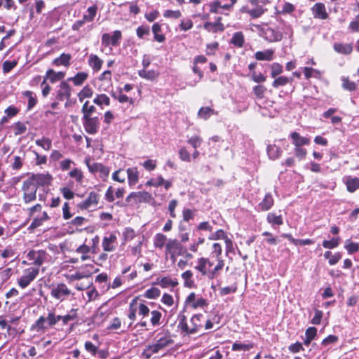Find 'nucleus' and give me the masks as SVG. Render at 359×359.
Returning a JSON list of instances; mask_svg holds the SVG:
<instances>
[{"label":"nucleus","instance_id":"nucleus-32","mask_svg":"<svg viewBox=\"0 0 359 359\" xmlns=\"http://www.w3.org/2000/svg\"><path fill=\"white\" fill-rule=\"evenodd\" d=\"M266 220L269 224L278 226L283 223L282 216L280 215H276L273 212H270L267 215Z\"/></svg>","mask_w":359,"mask_h":359},{"label":"nucleus","instance_id":"nucleus-31","mask_svg":"<svg viewBox=\"0 0 359 359\" xmlns=\"http://www.w3.org/2000/svg\"><path fill=\"white\" fill-rule=\"evenodd\" d=\"M292 78H288L286 76H279L273 81V82L272 83V86L275 88H278L280 86H283L289 83H292Z\"/></svg>","mask_w":359,"mask_h":359},{"label":"nucleus","instance_id":"nucleus-44","mask_svg":"<svg viewBox=\"0 0 359 359\" xmlns=\"http://www.w3.org/2000/svg\"><path fill=\"white\" fill-rule=\"evenodd\" d=\"M345 248L347 250L349 254H353L358 251L359 250V244L357 243L351 242L349 241H346V243L345 245Z\"/></svg>","mask_w":359,"mask_h":359},{"label":"nucleus","instance_id":"nucleus-53","mask_svg":"<svg viewBox=\"0 0 359 359\" xmlns=\"http://www.w3.org/2000/svg\"><path fill=\"white\" fill-rule=\"evenodd\" d=\"M14 129L15 135H20L26 132L27 127L23 123L18 122L15 124Z\"/></svg>","mask_w":359,"mask_h":359},{"label":"nucleus","instance_id":"nucleus-33","mask_svg":"<svg viewBox=\"0 0 359 359\" xmlns=\"http://www.w3.org/2000/svg\"><path fill=\"white\" fill-rule=\"evenodd\" d=\"M36 145L42 147L44 150L48 151L51 149L52 147V141L48 137H42L41 139H38L35 141Z\"/></svg>","mask_w":359,"mask_h":359},{"label":"nucleus","instance_id":"nucleus-59","mask_svg":"<svg viewBox=\"0 0 359 359\" xmlns=\"http://www.w3.org/2000/svg\"><path fill=\"white\" fill-rule=\"evenodd\" d=\"M217 262H218V263L216 265V266L215 267L214 270L210 273V278H211V279L215 278L217 272L220 271L224 265V262L223 259H218Z\"/></svg>","mask_w":359,"mask_h":359},{"label":"nucleus","instance_id":"nucleus-3","mask_svg":"<svg viewBox=\"0 0 359 359\" xmlns=\"http://www.w3.org/2000/svg\"><path fill=\"white\" fill-rule=\"evenodd\" d=\"M37 189L38 188L28 178L23 182L22 185V198L25 203H29L36 200Z\"/></svg>","mask_w":359,"mask_h":359},{"label":"nucleus","instance_id":"nucleus-9","mask_svg":"<svg viewBox=\"0 0 359 359\" xmlns=\"http://www.w3.org/2000/svg\"><path fill=\"white\" fill-rule=\"evenodd\" d=\"M72 88L67 81H62L59 86V89L57 91L56 99L62 101L65 98L69 100L71 97Z\"/></svg>","mask_w":359,"mask_h":359},{"label":"nucleus","instance_id":"nucleus-5","mask_svg":"<svg viewBox=\"0 0 359 359\" xmlns=\"http://www.w3.org/2000/svg\"><path fill=\"white\" fill-rule=\"evenodd\" d=\"M39 268H29L24 272V275L18 280V285L21 288L27 287L38 276Z\"/></svg>","mask_w":359,"mask_h":359},{"label":"nucleus","instance_id":"nucleus-10","mask_svg":"<svg viewBox=\"0 0 359 359\" xmlns=\"http://www.w3.org/2000/svg\"><path fill=\"white\" fill-rule=\"evenodd\" d=\"M263 35L266 40L270 42H274L281 41L283 33L271 27H266L263 29Z\"/></svg>","mask_w":359,"mask_h":359},{"label":"nucleus","instance_id":"nucleus-49","mask_svg":"<svg viewBox=\"0 0 359 359\" xmlns=\"http://www.w3.org/2000/svg\"><path fill=\"white\" fill-rule=\"evenodd\" d=\"M24 95L28 97V109L33 108L36 104V99L33 96V93L31 91L25 92Z\"/></svg>","mask_w":359,"mask_h":359},{"label":"nucleus","instance_id":"nucleus-43","mask_svg":"<svg viewBox=\"0 0 359 359\" xmlns=\"http://www.w3.org/2000/svg\"><path fill=\"white\" fill-rule=\"evenodd\" d=\"M266 91V88L262 85H257L253 88V93L258 99H262Z\"/></svg>","mask_w":359,"mask_h":359},{"label":"nucleus","instance_id":"nucleus-23","mask_svg":"<svg viewBox=\"0 0 359 359\" xmlns=\"http://www.w3.org/2000/svg\"><path fill=\"white\" fill-rule=\"evenodd\" d=\"M181 247L180 243L177 239H170L165 245L167 252L172 255L180 250Z\"/></svg>","mask_w":359,"mask_h":359},{"label":"nucleus","instance_id":"nucleus-20","mask_svg":"<svg viewBox=\"0 0 359 359\" xmlns=\"http://www.w3.org/2000/svg\"><path fill=\"white\" fill-rule=\"evenodd\" d=\"M151 197V195L148 192L145 191H139V192H132L130 193L126 198V201L129 203L132 201V199H137L139 201H146Z\"/></svg>","mask_w":359,"mask_h":359},{"label":"nucleus","instance_id":"nucleus-60","mask_svg":"<svg viewBox=\"0 0 359 359\" xmlns=\"http://www.w3.org/2000/svg\"><path fill=\"white\" fill-rule=\"evenodd\" d=\"M198 265L196 266V269L202 273V274H206L205 266L208 262V259L201 258L198 262Z\"/></svg>","mask_w":359,"mask_h":359},{"label":"nucleus","instance_id":"nucleus-17","mask_svg":"<svg viewBox=\"0 0 359 359\" xmlns=\"http://www.w3.org/2000/svg\"><path fill=\"white\" fill-rule=\"evenodd\" d=\"M116 241V236L111 233L109 236H105L102 241V247L104 251L111 252L114 250L113 244Z\"/></svg>","mask_w":359,"mask_h":359},{"label":"nucleus","instance_id":"nucleus-63","mask_svg":"<svg viewBox=\"0 0 359 359\" xmlns=\"http://www.w3.org/2000/svg\"><path fill=\"white\" fill-rule=\"evenodd\" d=\"M202 140L198 136H193L188 140V143L190 144L194 149L198 147L201 144Z\"/></svg>","mask_w":359,"mask_h":359},{"label":"nucleus","instance_id":"nucleus-34","mask_svg":"<svg viewBox=\"0 0 359 359\" xmlns=\"http://www.w3.org/2000/svg\"><path fill=\"white\" fill-rule=\"evenodd\" d=\"M97 8L96 6H93L89 7L88 8V14L84 15L81 20H83V22L85 23L92 22L95 17V15L97 13Z\"/></svg>","mask_w":359,"mask_h":359},{"label":"nucleus","instance_id":"nucleus-61","mask_svg":"<svg viewBox=\"0 0 359 359\" xmlns=\"http://www.w3.org/2000/svg\"><path fill=\"white\" fill-rule=\"evenodd\" d=\"M180 158L183 161L189 162L191 156L189 151L185 148H182L179 151Z\"/></svg>","mask_w":359,"mask_h":359},{"label":"nucleus","instance_id":"nucleus-13","mask_svg":"<svg viewBox=\"0 0 359 359\" xmlns=\"http://www.w3.org/2000/svg\"><path fill=\"white\" fill-rule=\"evenodd\" d=\"M313 16L315 18L327 19L328 14L326 11L325 5L323 3H317L312 8Z\"/></svg>","mask_w":359,"mask_h":359},{"label":"nucleus","instance_id":"nucleus-55","mask_svg":"<svg viewBox=\"0 0 359 359\" xmlns=\"http://www.w3.org/2000/svg\"><path fill=\"white\" fill-rule=\"evenodd\" d=\"M251 348H252V344H243L241 343H234L232 346L233 351H249Z\"/></svg>","mask_w":359,"mask_h":359},{"label":"nucleus","instance_id":"nucleus-24","mask_svg":"<svg viewBox=\"0 0 359 359\" xmlns=\"http://www.w3.org/2000/svg\"><path fill=\"white\" fill-rule=\"evenodd\" d=\"M128 184L130 186L136 184L139 179V173L136 168H130L127 170Z\"/></svg>","mask_w":359,"mask_h":359},{"label":"nucleus","instance_id":"nucleus-4","mask_svg":"<svg viewBox=\"0 0 359 359\" xmlns=\"http://www.w3.org/2000/svg\"><path fill=\"white\" fill-rule=\"evenodd\" d=\"M28 179L38 188L39 187L48 186L51 184L53 177L49 173L31 174Z\"/></svg>","mask_w":359,"mask_h":359},{"label":"nucleus","instance_id":"nucleus-39","mask_svg":"<svg viewBox=\"0 0 359 359\" xmlns=\"http://www.w3.org/2000/svg\"><path fill=\"white\" fill-rule=\"evenodd\" d=\"M167 241V238L162 233H157L154 238V245L156 248H162Z\"/></svg>","mask_w":359,"mask_h":359},{"label":"nucleus","instance_id":"nucleus-30","mask_svg":"<svg viewBox=\"0 0 359 359\" xmlns=\"http://www.w3.org/2000/svg\"><path fill=\"white\" fill-rule=\"evenodd\" d=\"M231 43L237 47H243L244 44V36L243 33L241 32L234 33L231 39Z\"/></svg>","mask_w":359,"mask_h":359},{"label":"nucleus","instance_id":"nucleus-25","mask_svg":"<svg viewBox=\"0 0 359 359\" xmlns=\"http://www.w3.org/2000/svg\"><path fill=\"white\" fill-rule=\"evenodd\" d=\"M267 154L269 158L275 160L280 156L282 150L279 147L275 144L269 145L267 147Z\"/></svg>","mask_w":359,"mask_h":359},{"label":"nucleus","instance_id":"nucleus-19","mask_svg":"<svg viewBox=\"0 0 359 359\" xmlns=\"http://www.w3.org/2000/svg\"><path fill=\"white\" fill-rule=\"evenodd\" d=\"M290 136L296 147H301L302 145H308L310 143L309 139L300 136L297 132L292 133Z\"/></svg>","mask_w":359,"mask_h":359},{"label":"nucleus","instance_id":"nucleus-18","mask_svg":"<svg viewBox=\"0 0 359 359\" xmlns=\"http://www.w3.org/2000/svg\"><path fill=\"white\" fill-rule=\"evenodd\" d=\"M72 55L69 53H62L60 57L55 58L53 61V65L56 66L63 65L69 67L70 65V60Z\"/></svg>","mask_w":359,"mask_h":359},{"label":"nucleus","instance_id":"nucleus-62","mask_svg":"<svg viewBox=\"0 0 359 359\" xmlns=\"http://www.w3.org/2000/svg\"><path fill=\"white\" fill-rule=\"evenodd\" d=\"M295 8L294 5L290 3L285 2L283 4V9L281 11H279V13L285 14V13H291L294 11Z\"/></svg>","mask_w":359,"mask_h":359},{"label":"nucleus","instance_id":"nucleus-52","mask_svg":"<svg viewBox=\"0 0 359 359\" xmlns=\"http://www.w3.org/2000/svg\"><path fill=\"white\" fill-rule=\"evenodd\" d=\"M160 285L163 287H166L170 285L175 287L177 285V282L172 280L169 277H163L160 280Z\"/></svg>","mask_w":359,"mask_h":359},{"label":"nucleus","instance_id":"nucleus-41","mask_svg":"<svg viewBox=\"0 0 359 359\" xmlns=\"http://www.w3.org/2000/svg\"><path fill=\"white\" fill-rule=\"evenodd\" d=\"M161 294L160 290L157 287H151L147 290L144 296L148 299H156Z\"/></svg>","mask_w":359,"mask_h":359},{"label":"nucleus","instance_id":"nucleus-46","mask_svg":"<svg viewBox=\"0 0 359 359\" xmlns=\"http://www.w3.org/2000/svg\"><path fill=\"white\" fill-rule=\"evenodd\" d=\"M69 176L72 178H74L76 182H81L83 175L81 170L78 168H74L69 173Z\"/></svg>","mask_w":359,"mask_h":359},{"label":"nucleus","instance_id":"nucleus-21","mask_svg":"<svg viewBox=\"0 0 359 359\" xmlns=\"http://www.w3.org/2000/svg\"><path fill=\"white\" fill-rule=\"evenodd\" d=\"M333 47L336 52L345 55L350 54L353 50L352 46L349 43H335Z\"/></svg>","mask_w":359,"mask_h":359},{"label":"nucleus","instance_id":"nucleus-57","mask_svg":"<svg viewBox=\"0 0 359 359\" xmlns=\"http://www.w3.org/2000/svg\"><path fill=\"white\" fill-rule=\"evenodd\" d=\"M163 16L165 18L177 19L180 18L181 12L180 11L166 10L163 13Z\"/></svg>","mask_w":359,"mask_h":359},{"label":"nucleus","instance_id":"nucleus-15","mask_svg":"<svg viewBox=\"0 0 359 359\" xmlns=\"http://www.w3.org/2000/svg\"><path fill=\"white\" fill-rule=\"evenodd\" d=\"M274 201L271 193L265 195L264 199L259 203L258 208L261 211H267L273 205Z\"/></svg>","mask_w":359,"mask_h":359},{"label":"nucleus","instance_id":"nucleus-12","mask_svg":"<svg viewBox=\"0 0 359 359\" xmlns=\"http://www.w3.org/2000/svg\"><path fill=\"white\" fill-rule=\"evenodd\" d=\"M65 76L62 72H55L53 69H48L46 72V75L41 83V86L46 84V80L49 79L51 83H55L57 81L62 80Z\"/></svg>","mask_w":359,"mask_h":359},{"label":"nucleus","instance_id":"nucleus-51","mask_svg":"<svg viewBox=\"0 0 359 359\" xmlns=\"http://www.w3.org/2000/svg\"><path fill=\"white\" fill-rule=\"evenodd\" d=\"M135 302V300H133V302H131L130 304L128 318L130 320V323L128 324V327L131 326V325L133 324V322L136 318V309H135L133 307V304H134Z\"/></svg>","mask_w":359,"mask_h":359},{"label":"nucleus","instance_id":"nucleus-27","mask_svg":"<svg viewBox=\"0 0 359 359\" xmlns=\"http://www.w3.org/2000/svg\"><path fill=\"white\" fill-rule=\"evenodd\" d=\"M348 191L353 193L359 189V178L348 177L346 181Z\"/></svg>","mask_w":359,"mask_h":359},{"label":"nucleus","instance_id":"nucleus-11","mask_svg":"<svg viewBox=\"0 0 359 359\" xmlns=\"http://www.w3.org/2000/svg\"><path fill=\"white\" fill-rule=\"evenodd\" d=\"M99 202V195L94 191L89 193L88 198L79 204L81 209H88L90 207L97 205Z\"/></svg>","mask_w":359,"mask_h":359},{"label":"nucleus","instance_id":"nucleus-38","mask_svg":"<svg viewBox=\"0 0 359 359\" xmlns=\"http://www.w3.org/2000/svg\"><path fill=\"white\" fill-rule=\"evenodd\" d=\"M92 95L93 90L88 86H86L85 87H83V89L78 94V97L80 102H82L85 98L91 97Z\"/></svg>","mask_w":359,"mask_h":359},{"label":"nucleus","instance_id":"nucleus-28","mask_svg":"<svg viewBox=\"0 0 359 359\" xmlns=\"http://www.w3.org/2000/svg\"><path fill=\"white\" fill-rule=\"evenodd\" d=\"M317 335V329L315 327H310L306 330L305 332V339L304 340V344L309 346L311 341L315 339Z\"/></svg>","mask_w":359,"mask_h":359},{"label":"nucleus","instance_id":"nucleus-22","mask_svg":"<svg viewBox=\"0 0 359 359\" xmlns=\"http://www.w3.org/2000/svg\"><path fill=\"white\" fill-rule=\"evenodd\" d=\"M273 50L268 49L264 51H258L255 54V57L257 60H266L271 61L273 58Z\"/></svg>","mask_w":359,"mask_h":359},{"label":"nucleus","instance_id":"nucleus-14","mask_svg":"<svg viewBox=\"0 0 359 359\" xmlns=\"http://www.w3.org/2000/svg\"><path fill=\"white\" fill-rule=\"evenodd\" d=\"M221 17H218L215 22H207L204 24V29L208 32L216 33L217 32H223L224 30V25L221 23Z\"/></svg>","mask_w":359,"mask_h":359},{"label":"nucleus","instance_id":"nucleus-42","mask_svg":"<svg viewBox=\"0 0 359 359\" xmlns=\"http://www.w3.org/2000/svg\"><path fill=\"white\" fill-rule=\"evenodd\" d=\"M46 321V318L43 316H41L36 323L32 325V329L35 330L37 332L43 331L45 330L44 323Z\"/></svg>","mask_w":359,"mask_h":359},{"label":"nucleus","instance_id":"nucleus-50","mask_svg":"<svg viewBox=\"0 0 359 359\" xmlns=\"http://www.w3.org/2000/svg\"><path fill=\"white\" fill-rule=\"evenodd\" d=\"M226 235L222 229H219L216 232L212 233L209 236V240H219V239H225L226 238Z\"/></svg>","mask_w":359,"mask_h":359},{"label":"nucleus","instance_id":"nucleus-40","mask_svg":"<svg viewBox=\"0 0 359 359\" xmlns=\"http://www.w3.org/2000/svg\"><path fill=\"white\" fill-rule=\"evenodd\" d=\"M340 238L339 237L337 238H333L330 241H324L323 242V246L325 248L327 249H333L334 248H337L339 244Z\"/></svg>","mask_w":359,"mask_h":359},{"label":"nucleus","instance_id":"nucleus-56","mask_svg":"<svg viewBox=\"0 0 359 359\" xmlns=\"http://www.w3.org/2000/svg\"><path fill=\"white\" fill-rule=\"evenodd\" d=\"M150 29L149 26H140L137 29V35L139 38L142 39L144 35H149Z\"/></svg>","mask_w":359,"mask_h":359},{"label":"nucleus","instance_id":"nucleus-26","mask_svg":"<svg viewBox=\"0 0 359 359\" xmlns=\"http://www.w3.org/2000/svg\"><path fill=\"white\" fill-rule=\"evenodd\" d=\"M138 74L142 78H144L147 80L153 81L158 76L159 73L153 69L152 70H147L145 69H143L138 72Z\"/></svg>","mask_w":359,"mask_h":359},{"label":"nucleus","instance_id":"nucleus-37","mask_svg":"<svg viewBox=\"0 0 359 359\" xmlns=\"http://www.w3.org/2000/svg\"><path fill=\"white\" fill-rule=\"evenodd\" d=\"M88 101H86L82 107L81 111L83 114V117H92V114L96 110L93 105L88 106Z\"/></svg>","mask_w":359,"mask_h":359},{"label":"nucleus","instance_id":"nucleus-47","mask_svg":"<svg viewBox=\"0 0 359 359\" xmlns=\"http://www.w3.org/2000/svg\"><path fill=\"white\" fill-rule=\"evenodd\" d=\"M18 62L15 60L9 61L6 60L3 63V72L4 73H8L11 72L16 65Z\"/></svg>","mask_w":359,"mask_h":359},{"label":"nucleus","instance_id":"nucleus-48","mask_svg":"<svg viewBox=\"0 0 359 359\" xmlns=\"http://www.w3.org/2000/svg\"><path fill=\"white\" fill-rule=\"evenodd\" d=\"M342 81V86L344 89L349 91H353L356 89V84L353 81H351L346 78H343Z\"/></svg>","mask_w":359,"mask_h":359},{"label":"nucleus","instance_id":"nucleus-1","mask_svg":"<svg viewBox=\"0 0 359 359\" xmlns=\"http://www.w3.org/2000/svg\"><path fill=\"white\" fill-rule=\"evenodd\" d=\"M156 343L147 346L143 354L147 358H149L153 354L168 347L174 344L172 336L168 330L158 333L155 337Z\"/></svg>","mask_w":359,"mask_h":359},{"label":"nucleus","instance_id":"nucleus-64","mask_svg":"<svg viewBox=\"0 0 359 359\" xmlns=\"http://www.w3.org/2000/svg\"><path fill=\"white\" fill-rule=\"evenodd\" d=\"M349 28L355 32H359V14L356 16L354 20L351 21L349 25Z\"/></svg>","mask_w":359,"mask_h":359},{"label":"nucleus","instance_id":"nucleus-16","mask_svg":"<svg viewBox=\"0 0 359 359\" xmlns=\"http://www.w3.org/2000/svg\"><path fill=\"white\" fill-rule=\"evenodd\" d=\"M103 60L97 55L90 54L88 58L89 66L95 71L98 72L101 69Z\"/></svg>","mask_w":359,"mask_h":359},{"label":"nucleus","instance_id":"nucleus-6","mask_svg":"<svg viewBox=\"0 0 359 359\" xmlns=\"http://www.w3.org/2000/svg\"><path fill=\"white\" fill-rule=\"evenodd\" d=\"M71 290L65 283L57 284L51 289L50 294L56 299L63 300L65 297L71 294Z\"/></svg>","mask_w":359,"mask_h":359},{"label":"nucleus","instance_id":"nucleus-29","mask_svg":"<svg viewBox=\"0 0 359 359\" xmlns=\"http://www.w3.org/2000/svg\"><path fill=\"white\" fill-rule=\"evenodd\" d=\"M88 74L83 72H78L74 77L68 79V81H72L75 86H81L86 80Z\"/></svg>","mask_w":359,"mask_h":359},{"label":"nucleus","instance_id":"nucleus-45","mask_svg":"<svg viewBox=\"0 0 359 359\" xmlns=\"http://www.w3.org/2000/svg\"><path fill=\"white\" fill-rule=\"evenodd\" d=\"M271 77L276 78L278 75L283 72V67L279 63H273L271 65Z\"/></svg>","mask_w":359,"mask_h":359},{"label":"nucleus","instance_id":"nucleus-36","mask_svg":"<svg viewBox=\"0 0 359 359\" xmlns=\"http://www.w3.org/2000/svg\"><path fill=\"white\" fill-rule=\"evenodd\" d=\"M213 114H215V111L212 108L209 107H201L198 112V116L200 118L206 120Z\"/></svg>","mask_w":359,"mask_h":359},{"label":"nucleus","instance_id":"nucleus-2","mask_svg":"<svg viewBox=\"0 0 359 359\" xmlns=\"http://www.w3.org/2000/svg\"><path fill=\"white\" fill-rule=\"evenodd\" d=\"M203 318V316L202 314L193 316L190 320L191 325H189L187 322L186 316L183 314H180L178 316L180 322L177 327L182 332H185L186 334H195L202 327Z\"/></svg>","mask_w":359,"mask_h":359},{"label":"nucleus","instance_id":"nucleus-58","mask_svg":"<svg viewBox=\"0 0 359 359\" xmlns=\"http://www.w3.org/2000/svg\"><path fill=\"white\" fill-rule=\"evenodd\" d=\"M77 309H72L70 313L68 315H65L62 317V321L64 324H67L69 321L73 320L76 318Z\"/></svg>","mask_w":359,"mask_h":359},{"label":"nucleus","instance_id":"nucleus-8","mask_svg":"<svg viewBox=\"0 0 359 359\" xmlns=\"http://www.w3.org/2000/svg\"><path fill=\"white\" fill-rule=\"evenodd\" d=\"M47 254L44 250H30L27 255L29 260L33 261V264L40 266L43 264L44 261L46 259Z\"/></svg>","mask_w":359,"mask_h":359},{"label":"nucleus","instance_id":"nucleus-7","mask_svg":"<svg viewBox=\"0 0 359 359\" xmlns=\"http://www.w3.org/2000/svg\"><path fill=\"white\" fill-rule=\"evenodd\" d=\"M83 126L86 131L88 134H95L98 129L100 125V121L97 116L95 117H83Z\"/></svg>","mask_w":359,"mask_h":359},{"label":"nucleus","instance_id":"nucleus-54","mask_svg":"<svg viewBox=\"0 0 359 359\" xmlns=\"http://www.w3.org/2000/svg\"><path fill=\"white\" fill-rule=\"evenodd\" d=\"M151 313V324L154 326L159 325L160 320L161 318V313L158 311H152Z\"/></svg>","mask_w":359,"mask_h":359},{"label":"nucleus","instance_id":"nucleus-35","mask_svg":"<svg viewBox=\"0 0 359 359\" xmlns=\"http://www.w3.org/2000/svg\"><path fill=\"white\" fill-rule=\"evenodd\" d=\"M93 102L98 106L105 104L109 106L110 104L109 97L105 94L97 95V97L93 100Z\"/></svg>","mask_w":359,"mask_h":359}]
</instances>
